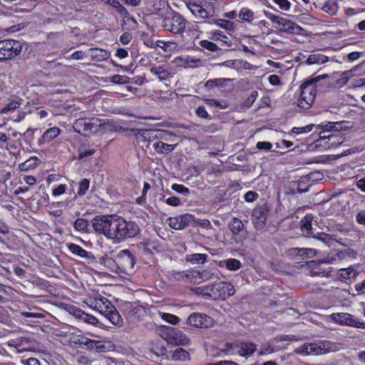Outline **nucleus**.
Wrapping results in <instances>:
<instances>
[{
  "instance_id": "nucleus-56",
  "label": "nucleus",
  "mask_w": 365,
  "mask_h": 365,
  "mask_svg": "<svg viewBox=\"0 0 365 365\" xmlns=\"http://www.w3.org/2000/svg\"><path fill=\"white\" fill-rule=\"evenodd\" d=\"M71 250L80 256H84L86 252L80 246L72 244L70 247Z\"/></svg>"
},
{
  "instance_id": "nucleus-26",
  "label": "nucleus",
  "mask_w": 365,
  "mask_h": 365,
  "mask_svg": "<svg viewBox=\"0 0 365 365\" xmlns=\"http://www.w3.org/2000/svg\"><path fill=\"white\" fill-rule=\"evenodd\" d=\"M321 9L329 15H334L336 14L339 6L336 0H327Z\"/></svg>"
},
{
  "instance_id": "nucleus-39",
  "label": "nucleus",
  "mask_w": 365,
  "mask_h": 365,
  "mask_svg": "<svg viewBox=\"0 0 365 365\" xmlns=\"http://www.w3.org/2000/svg\"><path fill=\"white\" fill-rule=\"evenodd\" d=\"M238 16L243 21L250 22L253 19L254 13L248 8H242Z\"/></svg>"
},
{
  "instance_id": "nucleus-63",
  "label": "nucleus",
  "mask_w": 365,
  "mask_h": 365,
  "mask_svg": "<svg viewBox=\"0 0 365 365\" xmlns=\"http://www.w3.org/2000/svg\"><path fill=\"white\" fill-rule=\"evenodd\" d=\"M355 289L358 294H365V279L362 282L357 283L355 285Z\"/></svg>"
},
{
  "instance_id": "nucleus-50",
  "label": "nucleus",
  "mask_w": 365,
  "mask_h": 365,
  "mask_svg": "<svg viewBox=\"0 0 365 365\" xmlns=\"http://www.w3.org/2000/svg\"><path fill=\"white\" fill-rule=\"evenodd\" d=\"M161 317L171 324H176L179 322V318L177 316L169 313H163Z\"/></svg>"
},
{
  "instance_id": "nucleus-4",
  "label": "nucleus",
  "mask_w": 365,
  "mask_h": 365,
  "mask_svg": "<svg viewBox=\"0 0 365 365\" xmlns=\"http://www.w3.org/2000/svg\"><path fill=\"white\" fill-rule=\"evenodd\" d=\"M187 21L179 13L170 11L163 19L162 26L175 34H182L186 27Z\"/></svg>"
},
{
  "instance_id": "nucleus-53",
  "label": "nucleus",
  "mask_w": 365,
  "mask_h": 365,
  "mask_svg": "<svg viewBox=\"0 0 365 365\" xmlns=\"http://www.w3.org/2000/svg\"><path fill=\"white\" fill-rule=\"evenodd\" d=\"M91 155V150H87L84 146H81L78 149V159H84Z\"/></svg>"
},
{
  "instance_id": "nucleus-44",
  "label": "nucleus",
  "mask_w": 365,
  "mask_h": 365,
  "mask_svg": "<svg viewBox=\"0 0 365 365\" xmlns=\"http://www.w3.org/2000/svg\"><path fill=\"white\" fill-rule=\"evenodd\" d=\"M212 24L217 25L218 26L223 28L226 30H230L232 29L233 23L225 19H215L214 18V21Z\"/></svg>"
},
{
  "instance_id": "nucleus-36",
  "label": "nucleus",
  "mask_w": 365,
  "mask_h": 365,
  "mask_svg": "<svg viewBox=\"0 0 365 365\" xmlns=\"http://www.w3.org/2000/svg\"><path fill=\"white\" fill-rule=\"evenodd\" d=\"M104 319L110 322L113 324H118L120 322L121 317L119 313L114 308L108 315H106Z\"/></svg>"
},
{
  "instance_id": "nucleus-47",
  "label": "nucleus",
  "mask_w": 365,
  "mask_h": 365,
  "mask_svg": "<svg viewBox=\"0 0 365 365\" xmlns=\"http://www.w3.org/2000/svg\"><path fill=\"white\" fill-rule=\"evenodd\" d=\"M200 45L210 51H216L219 49L218 46L215 43L207 40L200 41Z\"/></svg>"
},
{
  "instance_id": "nucleus-22",
  "label": "nucleus",
  "mask_w": 365,
  "mask_h": 365,
  "mask_svg": "<svg viewBox=\"0 0 365 365\" xmlns=\"http://www.w3.org/2000/svg\"><path fill=\"white\" fill-rule=\"evenodd\" d=\"M61 130L57 127H53L46 130L41 138L39 139L41 143L49 142L56 138L60 133Z\"/></svg>"
},
{
  "instance_id": "nucleus-62",
  "label": "nucleus",
  "mask_w": 365,
  "mask_h": 365,
  "mask_svg": "<svg viewBox=\"0 0 365 365\" xmlns=\"http://www.w3.org/2000/svg\"><path fill=\"white\" fill-rule=\"evenodd\" d=\"M166 203L171 206H178L180 204V200L177 197H170L166 200Z\"/></svg>"
},
{
  "instance_id": "nucleus-15",
  "label": "nucleus",
  "mask_w": 365,
  "mask_h": 365,
  "mask_svg": "<svg viewBox=\"0 0 365 365\" xmlns=\"http://www.w3.org/2000/svg\"><path fill=\"white\" fill-rule=\"evenodd\" d=\"M269 210L267 206L257 207L253 210L252 220L256 229H262L264 227L267 220Z\"/></svg>"
},
{
  "instance_id": "nucleus-45",
  "label": "nucleus",
  "mask_w": 365,
  "mask_h": 365,
  "mask_svg": "<svg viewBox=\"0 0 365 365\" xmlns=\"http://www.w3.org/2000/svg\"><path fill=\"white\" fill-rule=\"evenodd\" d=\"M315 127L314 124H309L303 127H294L292 132L294 134H302L310 132Z\"/></svg>"
},
{
  "instance_id": "nucleus-18",
  "label": "nucleus",
  "mask_w": 365,
  "mask_h": 365,
  "mask_svg": "<svg viewBox=\"0 0 365 365\" xmlns=\"http://www.w3.org/2000/svg\"><path fill=\"white\" fill-rule=\"evenodd\" d=\"M168 342L175 343L185 345L189 342V339L187 338L180 331L174 328L167 327Z\"/></svg>"
},
{
  "instance_id": "nucleus-9",
  "label": "nucleus",
  "mask_w": 365,
  "mask_h": 365,
  "mask_svg": "<svg viewBox=\"0 0 365 365\" xmlns=\"http://www.w3.org/2000/svg\"><path fill=\"white\" fill-rule=\"evenodd\" d=\"M227 349H221L217 351L213 356H219L220 354H227L231 349H236L242 356H250L252 355L257 349V345L250 341H237L235 344H227Z\"/></svg>"
},
{
  "instance_id": "nucleus-58",
  "label": "nucleus",
  "mask_w": 365,
  "mask_h": 365,
  "mask_svg": "<svg viewBox=\"0 0 365 365\" xmlns=\"http://www.w3.org/2000/svg\"><path fill=\"white\" fill-rule=\"evenodd\" d=\"M132 40V34L129 32L123 33L120 37V41L123 44H128Z\"/></svg>"
},
{
  "instance_id": "nucleus-59",
  "label": "nucleus",
  "mask_w": 365,
  "mask_h": 365,
  "mask_svg": "<svg viewBox=\"0 0 365 365\" xmlns=\"http://www.w3.org/2000/svg\"><path fill=\"white\" fill-rule=\"evenodd\" d=\"M356 220L359 224L365 225V210H361L357 213Z\"/></svg>"
},
{
  "instance_id": "nucleus-27",
  "label": "nucleus",
  "mask_w": 365,
  "mask_h": 365,
  "mask_svg": "<svg viewBox=\"0 0 365 365\" xmlns=\"http://www.w3.org/2000/svg\"><path fill=\"white\" fill-rule=\"evenodd\" d=\"M328 61V57L321 53H312L307 58L306 63L309 65L321 64L326 63Z\"/></svg>"
},
{
  "instance_id": "nucleus-60",
  "label": "nucleus",
  "mask_w": 365,
  "mask_h": 365,
  "mask_svg": "<svg viewBox=\"0 0 365 365\" xmlns=\"http://www.w3.org/2000/svg\"><path fill=\"white\" fill-rule=\"evenodd\" d=\"M22 316L27 318H43L44 314L41 313H34V312H24L21 313Z\"/></svg>"
},
{
  "instance_id": "nucleus-12",
  "label": "nucleus",
  "mask_w": 365,
  "mask_h": 365,
  "mask_svg": "<svg viewBox=\"0 0 365 365\" xmlns=\"http://www.w3.org/2000/svg\"><path fill=\"white\" fill-rule=\"evenodd\" d=\"M113 309L114 307L109 300L93 289V310L104 318L106 315L110 313Z\"/></svg>"
},
{
  "instance_id": "nucleus-33",
  "label": "nucleus",
  "mask_w": 365,
  "mask_h": 365,
  "mask_svg": "<svg viewBox=\"0 0 365 365\" xmlns=\"http://www.w3.org/2000/svg\"><path fill=\"white\" fill-rule=\"evenodd\" d=\"M37 160L38 158L36 157L31 158L30 159L21 163L19 165V169L22 171H27L30 169L35 168L37 165Z\"/></svg>"
},
{
  "instance_id": "nucleus-1",
  "label": "nucleus",
  "mask_w": 365,
  "mask_h": 365,
  "mask_svg": "<svg viewBox=\"0 0 365 365\" xmlns=\"http://www.w3.org/2000/svg\"><path fill=\"white\" fill-rule=\"evenodd\" d=\"M93 228L113 240L115 243L134 237L140 232L139 226L135 222L126 221L118 215L96 216L93 219Z\"/></svg>"
},
{
  "instance_id": "nucleus-23",
  "label": "nucleus",
  "mask_w": 365,
  "mask_h": 365,
  "mask_svg": "<svg viewBox=\"0 0 365 365\" xmlns=\"http://www.w3.org/2000/svg\"><path fill=\"white\" fill-rule=\"evenodd\" d=\"M220 266L225 267L227 269L231 271H235L239 269L242 264L240 260L232 258L220 261Z\"/></svg>"
},
{
  "instance_id": "nucleus-42",
  "label": "nucleus",
  "mask_w": 365,
  "mask_h": 365,
  "mask_svg": "<svg viewBox=\"0 0 365 365\" xmlns=\"http://www.w3.org/2000/svg\"><path fill=\"white\" fill-rule=\"evenodd\" d=\"M110 82L116 84L129 83L130 78L126 76L114 75L110 77Z\"/></svg>"
},
{
  "instance_id": "nucleus-38",
  "label": "nucleus",
  "mask_w": 365,
  "mask_h": 365,
  "mask_svg": "<svg viewBox=\"0 0 365 365\" xmlns=\"http://www.w3.org/2000/svg\"><path fill=\"white\" fill-rule=\"evenodd\" d=\"M103 1L114 7L121 15H126L128 14L126 9L120 3L118 0Z\"/></svg>"
},
{
  "instance_id": "nucleus-55",
  "label": "nucleus",
  "mask_w": 365,
  "mask_h": 365,
  "mask_svg": "<svg viewBox=\"0 0 365 365\" xmlns=\"http://www.w3.org/2000/svg\"><path fill=\"white\" fill-rule=\"evenodd\" d=\"M197 115L202 118L210 119V116L207 113L205 108L203 106H199L196 110Z\"/></svg>"
},
{
  "instance_id": "nucleus-7",
  "label": "nucleus",
  "mask_w": 365,
  "mask_h": 365,
  "mask_svg": "<svg viewBox=\"0 0 365 365\" xmlns=\"http://www.w3.org/2000/svg\"><path fill=\"white\" fill-rule=\"evenodd\" d=\"M316 86L313 81H307L300 86V96L298 99V106L300 108H309L315 98Z\"/></svg>"
},
{
  "instance_id": "nucleus-19",
  "label": "nucleus",
  "mask_w": 365,
  "mask_h": 365,
  "mask_svg": "<svg viewBox=\"0 0 365 365\" xmlns=\"http://www.w3.org/2000/svg\"><path fill=\"white\" fill-rule=\"evenodd\" d=\"M73 128L81 135L89 137L91 133V119L84 118L76 120L73 125Z\"/></svg>"
},
{
  "instance_id": "nucleus-46",
  "label": "nucleus",
  "mask_w": 365,
  "mask_h": 365,
  "mask_svg": "<svg viewBox=\"0 0 365 365\" xmlns=\"http://www.w3.org/2000/svg\"><path fill=\"white\" fill-rule=\"evenodd\" d=\"M90 186V180L88 179H83L79 183L78 194L80 196L84 195L86 192L88 190Z\"/></svg>"
},
{
  "instance_id": "nucleus-20",
  "label": "nucleus",
  "mask_w": 365,
  "mask_h": 365,
  "mask_svg": "<svg viewBox=\"0 0 365 365\" xmlns=\"http://www.w3.org/2000/svg\"><path fill=\"white\" fill-rule=\"evenodd\" d=\"M150 72L160 81H170L173 78L170 69L165 65L153 66L150 68Z\"/></svg>"
},
{
  "instance_id": "nucleus-32",
  "label": "nucleus",
  "mask_w": 365,
  "mask_h": 365,
  "mask_svg": "<svg viewBox=\"0 0 365 365\" xmlns=\"http://www.w3.org/2000/svg\"><path fill=\"white\" fill-rule=\"evenodd\" d=\"M306 248H291L288 250V253L290 256L299 257V259H304L307 258V253L305 251Z\"/></svg>"
},
{
  "instance_id": "nucleus-28",
  "label": "nucleus",
  "mask_w": 365,
  "mask_h": 365,
  "mask_svg": "<svg viewBox=\"0 0 365 365\" xmlns=\"http://www.w3.org/2000/svg\"><path fill=\"white\" fill-rule=\"evenodd\" d=\"M207 257L206 254L195 253L187 255L186 256V260L192 264H202L207 261Z\"/></svg>"
},
{
  "instance_id": "nucleus-48",
  "label": "nucleus",
  "mask_w": 365,
  "mask_h": 365,
  "mask_svg": "<svg viewBox=\"0 0 365 365\" xmlns=\"http://www.w3.org/2000/svg\"><path fill=\"white\" fill-rule=\"evenodd\" d=\"M317 130L324 131L325 133L333 130V127H335L334 122H328L327 123H321L314 125Z\"/></svg>"
},
{
  "instance_id": "nucleus-64",
  "label": "nucleus",
  "mask_w": 365,
  "mask_h": 365,
  "mask_svg": "<svg viewBox=\"0 0 365 365\" xmlns=\"http://www.w3.org/2000/svg\"><path fill=\"white\" fill-rule=\"evenodd\" d=\"M206 365H239L233 361L223 360L215 363H209Z\"/></svg>"
},
{
  "instance_id": "nucleus-51",
  "label": "nucleus",
  "mask_w": 365,
  "mask_h": 365,
  "mask_svg": "<svg viewBox=\"0 0 365 365\" xmlns=\"http://www.w3.org/2000/svg\"><path fill=\"white\" fill-rule=\"evenodd\" d=\"M172 189L178 193H181L185 196L190 194V190L184 186L183 185L180 184H173L172 185Z\"/></svg>"
},
{
  "instance_id": "nucleus-14",
  "label": "nucleus",
  "mask_w": 365,
  "mask_h": 365,
  "mask_svg": "<svg viewBox=\"0 0 365 365\" xmlns=\"http://www.w3.org/2000/svg\"><path fill=\"white\" fill-rule=\"evenodd\" d=\"M187 6L196 19H201L207 24H212L214 21V12L207 11L201 5L195 2H189Z\"/></svg>"
},
{
  "instance_id": "nucleus-2",
  "label": "nucleus",
  "mask_w": 365,
  "mask_h": 365,
  "mask_svg": "<svg viewBox=\"0 0 365 365\" xmlns=\"http://www.w3.org/2000/svg\"><path fill=\"white\" fill-rule=\"evenodd\" d=\"M93 259L95 260V263L99 264L98 267L103 269L104 273L107 271L117 272L119 268L128 272L133 269L135 264V258L128 250L120 251L115 260L108 257L106 254L101 257L93 255Z\"/></svg>"
},
{
  "instance_id": "nucleus-54",
  "label": "nucleus",
  "mask_w": 365,
  "mask_h": 365,
  "mask_svg": "<svg viewBox=\"0 0 365 365\" xmlns=\"http://www.w3.org/2000/svg\"><path fill=\"white\" fill-rule=\"evenodd\" d=\"M273 1L282 10L288 11L290 9V3L287 0H273Z\"/></svg>"
},
{
  "instance_id": "nucleus-24",
  "label": "nucleus",
  "mask_w": 365,
  "mask_h": 365,
  "mask_svg": "<svg viewBox=\"0 0 365 365\" xmlns=\"http://www.w3.org/2000/svg\"><path fill=\"white\" fill-rule=\"evenodd\" d=\"M170 359L174 361H184L190 360V354L186 350L179 347L172 352Z\"/></svg>"
},
{
  "instance_id": "nucleus-49",
  "label": "nucleus",
  "mask_w": 365,
  "mask_h": 365,
  "mask_svg": "<svg viewBox=\"0 0 365 365\" xmlns=\"http://www.w3.org/2000/svg\"><path fill=\"white\" fill-rule=\"evenodd\" d=\"M88 222L86 220L78 218L74 222V227L77 230H86L88 231Z\"/></svg>"
},
{
  "instance_id": "nucleus-29",
  "label": "nucleus",
  "mask_w": 365,
  "mask_h": 365,
  "mask_svg": "<svg viewBox=\"0 0 365 365\" xmlns=\"http://www.w3.org/2000/svg\"><path fill=\"white\" fill-rule=\"evenodd\" d=\"M229 226L233 235H238L239 232L242 231L245 227L244 223L236 217H234L232 220Z\"/></svg>"
},
{
  "instance_id": "nucleus-31",
  "label": "nucleus",
  "mask_w": 365,
  "mask_h": 365,
  "mask_svg": "<svg viewBox=\"0 0 365 365\" xmlns=\"http://www.w3.org/2000/svg\"><path fill=\"white\" fill-rule=\"evenodd\" d=\"M109 53L103 49L93 48V60L101 61L108 58Z\"/></svg>"
},
{
  "instance_id": "nucleus-17",
  "label": "nucleus",
  "mask_w": 365,
  "mask_h": 365,
  "mask_svg": "<svg viewBox=\"0 0 365 365\" xmlns=\"http://www.w3.org/2000/svg\"><path fill=\"white\" fill-rule=\"evenodd\" d=\"M212 319L205 314L192 313L187 318V323L197 328H207L212 323Z\"/></svg>"
},
{
  "instance_id": "nucleus-43",
  "label": "nucleus",
  "mask_w": 365,
  "mask_h": 365,
  "mask_svg": "<svg viewBox=\"0 0 365 365\" xmlns=\"http://www.w3.org/2000/svg\"><path fill=\"white\" fill-rule=\"evenodd\" d=\"M217 278V276L214 273L210 272L209 270L204 269L202 272H199V279L200 281H207Z\"/></svg>"
},
{
  "instance_id": "nucleus-41",
  "label": "nucleus",
  "mask_w": 365,
  "mask_h": 365,
  "mask_svg": "<svg viewBox=\"0 0 365 365\" xmlns=\"http://www.w3.org/2000/svg\"><path fill=\"white\" fill-rule=\"evenodd\" d=\"M21 99L19 100H11L1 110V113H5L10 110H16L19 108L21 104Z\"/></svg>"
},
{
  "instance_id": "nucleus-6",
  "label": "nucleus",
  "mask_w": 365,
  "mask_h": 365,
  "mask_svg": "<svg viewBox=\"0 0 365 365\" xmlns=\"http://www.w3.org/2000/svg\"><path fill=\"white\" fill-rule=\"evenodd\" d=\"M312 216L309 215H307L302 219L300 222L302 231L304 235H306V236L312 237L329 246L334 240L332 237L330 235L326 234L324 232H315L312 225Z\"/></svg>"
},
{
  "instance_id": "nucleus-35",
  "label": "nucleus",
  "mask_w": 365,
  "mask_h": 365,
  "mask_svg": "<svg viewBox=\"0 0 365 365\" xmlns=\"http://www.w3.org/2000/svg\"><path fill=\"white\" fill-rule=\"evenodd\" d=\"M111 345L110 343H103L100 341L93 340V351L95 349L96 352H106L110 349Z\"/></svg>"
},
{
  "instance_id": "nucleus-34",
  "label": "nucleus",
  "mask_w": 365,
  "mask_h": 365,
  "mask_svg": "<svg viewBox=\"0 0 365 365\" xmlns=\"http://www.w3.org/2000/svg\"><path fill=\"white\" fill-rule=\"evenodd\" d=\"M193 292L196 294L202 296L205 299H212L210 286L195 287L193 289Z\"/></svg>"
},
{
  "instance_id": "nucleus-3",
  "label": "nucleus",
  "mask_w": 365,
  "mask_h": 365,
  "mask_svg": "<svg viewBox=\"0 0 365 365\" xmlns=\"http://www.w3.org/2000/svg\"><path fill=\"white\" fill-rule=\"evenodd\" d=\"M299 352L304 355H322L336 350L334 344L329 341L322 340L318 342L305 344L300 346Z\"/></svg>"
},
{
  "instance_id": "nucleus-21",
  "label": "nucleus",
  "mask_w": 365,
  "mask_h": 365,
  "mask_svg": "<svg viewBox=\"0 0 365 365\" xmlns=\"http://www.w3.org/2000/svg\"><path fill=\"white\" fill-rule=\"evenodd\" d=\"M61 307L66 309L71 314L79 318L83 319L84 322L91 324V315L85 313L78 307L68 304H62Z\"/></svg>"
},
{
  "instance_id": "nucleus-11",
  "label": "nucleus",
  "mask_w": 365,
  "mask_h": 365,
  "mask_svg": "<svg viewBox=\"0 0 365 365\" xmlns=\"http://www.w3.org/2000/svg\"><path fill=\"white\" fill-rule=\"evenodd\" d=\"M113 309L114 307L109 300L93 289V310L104 318L106 315L110 313Z\"/></svg>"
},
{
  "instance_id": "nucleus-30",
  "label": "nucleus",
  "mask_w": 365,
  "mask_h": 365,
  "mask_svg": "<svg viewBox=\"0 0 365 365\" xmlns=\"http://www.w3.org/2000/svg\"><path fill=\"white\" fill-rule=\"evenodd\" d=\"M340 276L347 279H354L359 274V272L352 267L346 269H341L339 270Z\"/></svg>"
},
{
  "instance_id": "nucleus-25",
  "label": "nucleus",
  "mask_w": 365,
  "mask_h": 365,
  "mask_svg": "<svg viewBox=\"0 0 365 365\" xmlns=\"http://www.w3.org/2000/svg\"><path fill=\"white\" fill-rule=\"evenodd\" d=\"M175 145L167 144L162 141H158L153 144V148L155 150L157 153L162 154H168L170 153L172 150L175 149Z\"/></svg>"
},
{
  "instance_id": "nucleus-10",
  "label": "nucleus",
  "mask_w": 365,
  "mask_h": 365,
  "mask_svg": "<svg viewBox=\"0 0 365 365\" xmlns=\"http://www.w3.org/2000/svg\"><path fill=\"white\" fill-rule=\"evenodd\" d=\"M212 299H225L232 296L235 292V287L232 284L225 282H217L210 286Z\"/></svg>"
},
{
  "instance_id": "nucleus-52",
  "label": "nucleus",
  "mask_w": 365,
  "mask_h": 365,
  "mask_svg": "<svg viewBox=\"0 0 365 365\" xmlns=\"http://www.w3.org/2000/svg\"><path fill=\"white\" fill-rule=\"evenodd\" d=\"M258 93L256 91H252L248 98L245 100L244 104L246 107H250L255 101Z\"/></svg>"
},
{
  "instance_id": "nucleus-13",
  "label": "nucleus",
  "mask_w": 365,
  "mask_h": 365,
  "mask_svg": "<svg viewBox=\"0 0 365 365\" xmlns=\"http://www.w3.org/2000/svg\"><path fill=\"white\" fill-rule=\"evenodd\" d=\"M330 317L333 321L338 324L365 329V323L360 322L357 318L351 314L343 312L333 313Z\"/></svg>"
},
{
  "instance_id": "nucleus-57",
  "label": "nucleus",
  "mask_w": 365,
  "mask_h": 365,
  "mask_svg": "<svg viewBox=\"0 0 365 365\" xmlns=\"http://www.w3.org/2000/svg\"><path fill=\"white\" fill-rule=\"evenodd\" d=\"M256 147L259 150H270L272 145L269 142H258Z\"/></svg>"
},
{
  "instance_id": "nucleus-5",
  "label": "nucleus",
  "mask_w": 365,
  "mask_h": 365,
  "mask_svg": "<svg viewBox=\"0 0 365 365\" xmlns=\"http://www.w3.org/2000/svg\"><path fill=\"white\" fill-rule=\"evenodd\" d=\"M23 42L14 39L0 41V61L12 59L22 51Z\"/></svg>"
},
{
  "instance_id": "nucleus-61",
  "label": "nucleus",
  "mask_w": 365,
  "mask_h": 365,
  "mask_svg": "<svg viewBox=\"0 0 365 365\" xmlns=\"http://www.w3.org/2000/svg\"><path fill=\"white\" fill-rule=\"evenodd\" d=\"M197 225H198L199 226L202 227V228H205V229H210L212 228V225L210 223V222L208 220H198L197 221Z\"/></svg>"
},
{
  "instance_id": "nucleus-37",
  "label": "nucleus",
  "mask_w": 365,
  "mask_h": 365,
  "mask_svg": "<svg viewBox=\"0 0 365 365\" xmlns=\"http://www.w3.org/2000/svg\"><path fill=\"white\" fill-rule=\"evenodd\" d=\"M192 274L191 272H186V271L182 272H175L173 271L170 274V279L176 280V281H185L186 277H190Z\"/></svg>"
},
{
  "instance_id": "nucleus-8",
  "label": "nucleus",
  "mask_w": 365,
  "mask_h": 365,
  "mask_svg": "<svg viewBox=\"0 0 365 365\" xmlns=\"http://www.w3.org/2000/svg\"><path fill=\"white\" fill-rule=\"evenodd\" d=\"M266 16L275 24L274 27L277 30L289 34H297L301 27L297 25L291 20L276 16L271 13H267Z\"/></svg>"
},
{
  "instance_id": "nucleus-40",
  "label": "nucleus",
  "mask_w": 365,
  "mask_h": 365,
  "mask_svg": "<svg viewBox=\"0 0 365 365\" xmlns=\"http://www.w3.org/2000/svg\"><path fill=\"white\" fill-rule=\"evenodd\" d=\"M227 81L225 78H215V79H210L207 81L205 83V87L210 90L215 87H219L222 86L223 81Z\"/></svg>"
},
{
  "instance_id": "nucleus-16",
  "label": "nucleus",
  "mask_w": 365,
  "mask_h": 365,
  "mask_svg": "<svg viewBox=\"0 0 365 365\" xmlns=\"http://www.w3.org/2000/svg\"><path fill=\"white\" fill-rule=\"evenodd\" d=\"M193 220V215L190 214H185L169 217L167 220V222L171 228L175 230H182L188 227Z\"/></svg>"
}]
</instances>
